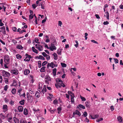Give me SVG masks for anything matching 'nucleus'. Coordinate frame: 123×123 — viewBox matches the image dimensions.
<instances>
[{"instance_id":"c9c22d12","label":"nucleus","mask_w":123,"mask_h":123,"mask_svg":"<svg viewBox=\"0 0 123 123\" xmlns=\"http://www.w3.org/2000/svg\"><path fill=\"white\" fill-rule=\"evenodd\" d=\"M62 109L61 107H60L58 108L57 110H58V113L60 114L61 111L62 110Z\"/></svg>"},{"instance_id":"a878e982","label":"nucleus","mask_w":123,"mask_h":123,"mask_svg":"<svg viewBox=\"0 0 123 123\" xmlns=\"http://www.w3.org/2000/svg\"><path fill=\"white\" fill-rule=\"evenodd\" d=\"M17 80H13V83L12 85V86H16L17 85Z\"/></svg>"},{"instance_id":"2eb2a0df","label":"nucleus","mask_w":123,"mask_h":123,"mask_svg":"<svg viewBox=\"0 0 123 123\" xmlns=\"http://www.w3.org/2000/svg\"><path fill=\"white\" fill-rule=\"evenodd\" d=\"M90 102L89 101H86L85 102V104L86 106V107H89L91 106V105H90Z\"/></svg>"},{"instance_id":"412c9836","label":"nucleus","mask_w":123,"mask_h":123,"mask_svg":"<svg viewBox=\"0 0 123 123\" xmlns=\"http://www.w3.org/2000/svg\"><path fill=\"white\" fill-rule=\"evenodd\" d=\"M117 119L118 121L120 122H121L122 121V117L120 116H119L117 118Z\"/></svg>"},{"instance_id":"7ed1b4c3","label":"nucleus","mask_w":123,"mask_h":123,"mask_svg":"<svg viewBox=\"0 0 123 123\" xmlns=\"http://www.w3.org/2000/svg\"><path fill=\"white\" fill-rule=\"evenodd\" d=\"M10 59L8 55H5L4 57V61L5 63L6 64H9Z\"/></svg>"},{"instance_id":"ddd939ff","label":"nucleus","mask_w":123,"mask_h":123,"mask_svg":"<svg viewBox=\"0 0 123 123\" xmlns=\"http://www.w3.org/2000/svg\"><path fill=\"white\" fill-rule=\"evenodd\" d=\"M74 113L75 114L77 115L79 117L80 116L81 114L80 112L78 110H76L74 112Z\"/></svg>"},{"instance_id":"4d7b16f0","label":"nucleus","mask_w":123,"mask_h":123,"mask_svg":"<svg viewBox=\"0 0 123 123\" xmlns=\"http://www.w3.org/2000/svg\"><path fill=\"white\" fill-rule=\"evenodd\" d=\"M39 57H40V59H42L43 60H45V58L42 55H39Z\"/></svg>"},{"instance_id":"37998d69","label":"nucleus","mask_w":123,"mask_h":123,"mask_svg":"<svg viewBox=\"0 0 123 123\" xmlns=\"http://www.w3.org/2000/svg\"><path fill=\"white\" fill-rule=\"evenodd\" d=\"M80 98L81 99L82 101H84L86 100V98L84 97L80 96Z\"/></svg>"},{"instance_id":"5fc2aeb1","label":"nucleus","mask_w":123,"mask_h":123,"mask_svg":"<svg viewBox=\"0 0 123 123\" xmlns=\"http://www.w3.org/2000/svg\"><path fill=\"white\" fill-rule=\"evenodd\" d=\"M46 57L47 60H49L50 59V56L49 55H47Z\"/></svg>"},{"instance_id":"6ab92c4d","label":"nucleus","mask_w":123,"mask_h":123,"mask_svg":"<svg viewBox=\"0 0 123 123\" xmlns=\"http://www.w3.org/2000/svg\"><path fill=\"white\" fill-rule=\"evenodd\" d=\"M46 67L45 66L42 67L40 69V71L41 72H45V69Z\"/></svg>"},{"instance_id":"72a5a7b5","label":"nucleus","mask_w":123,"mask_h":123,"mask_svg":"<svg viewBox=\"0 0 123 123\" xmlns=\"http://www.w3.org/2000/svg\"><path fill=\"white\" fill-rule=\"evenodd\" d=\"M25 100L23 99L19 102V103L21 105H23L24 104Z\"/></svg>"},{"instance_id":"e2e57ef3","label":"nucleus","mask_w":123,"mask_h":123,"mask_svg":"<svg viewBox=\"0 0 123 123\" xmlns=\"http://www.w3.org/2000/svg\"><path fill=\"white\" fill-rule=\"evenodd\" d=\"M62 24V22L61 21H59L58 22V25L60 27H61V25Z\"/></svg>"},{"instance_id":"69168bd1","label":"nucleus","mask_w":123,"mask_h":123,"mask_svg":"<svg viewBox=\"0 0 123 123\" xmlns=\"http://www.w3.org/2000/svg\"><path fill=\"white\" fill-rule=\"evenodd\" d=\"M32 6L34 9H35L37 6L35 4H33L32 5Z\"/></svg>"},{"instance_id":"338daca9","label":"nucleus","mask_w":123,"mask_h":123,"mask_svg":"<svg viewBox=\"0 0 123 123\" xmlns=\"http://www.w3.org/2000/svg\"><path fill=\"white\" fill-rule=\"evenodd\" d=\"M4 24L2 22V20L0 19V26H2L4 25Z\"/></svg>"},{"instance_id":"864d4df0","label":"nucleus","mask_w":123,"mask_h":123,"mask_svg":"<svg viewBox=\"0 0 123 123\" xmlns=\"http://www.w3.org/2000/svg\"><path fill=\"white\" fill-rule=\"evenodd\" d=\"M103 120V118H100L99 119L97 120L96 121L97 122H98L102 120Z\"/></svg>"},{"instance_id":"c03bdc74","label":"nucleus","mask_w":123,"mask_h":123,"mask_svg":"<svg viewBox=\"0 0 123 123\" xmlns=\"http://www.w3.org/2000/svg\"><path fill=\"white\" fill-rule=\"evenodd\" d=\"M7 120L8 122L10 123H11L12 121V118L10 117L8 118Z\"/></svg>"},{"instance_id":"393cba45","label":"nucleus","mask_w":123,"mask_h":123,"mask_svg":"<svg viewBox=\"0 0 123 123\" xmlns=\"http://www.w3.org/2000/svg\"><path fill=\"white\" fill-rule=\"evenodd\" d=\"M90 116L93 119H95L96 118H97L99 117V115H95L93 117H92V116L90 115Z\"/></svg>"},{"instance_id":"2f4dec72","label":"nucleus","mask_w":123,"mask_h":123,"mask_svg":"<svg viewBox=\"0 0 123 123\" xmlns=\"http://www.w3.org/2000/svg\"><path fill=\"white\" fill-rule=\"evenodd\" d=\"M16 58L18 59H20L22 57L19 54H17L16 55Z\"/></svg>"},{"instance_id":"09e8293b","label":"nucleus","mask_w":123,"mask_h":123,"mask_svg":"<svg viewBox=\"0 0 123 123\" xmlns=\"http://www.w3.org/2000/svg\"><path fill=\"white\" fill-rule=\"evenodd\" d=\"M8 85H6L4 87V90L5 91H7V89L8 88Z\"/></svg>"},{"instance_id":"9d476101","label":"nucleus","mask_w":123,"mask_h":123,"mask_svg":"<svg viewBox=\"0 0 123 123\" xmlns=\"http://www.w3.org/2000/svg\"><path fill=\"white\" fill-rule=\"evenodd\" d=\"M18 109L19 112H21L23 111V108L22 106H19L18 107Z\"/></svg>"},{"instance_id":"3c124183","label":"nucleus","mask_w":123,"mask_h":123,"mask_svg":"<svg viewBox=\"0 0 123 123\" xmlns=\"http://www.w3.org/2000/svg\"><path fill=\"white\" fill-rule=\"evenodd\" d=\"M61 51L59 49L57 51V53L59 55H61Z\"/></svg>"},{"instance_id":"58836bf2","label":"nucleus","mask_w":123,"mask_h":123,"mask_svg":"<svg viewBox=\"0 0 123 123\" xmlns=\"http://www.w3.org/2000/svg\"><path fill=\"white\" fill-rule=\"evenodd\" d=\"M14 101H13L12 100H11L9 102L10 104L11 105H14Z\"/></svg>"},{"instance_id":"f257e3e1","label":"nucleus","mask_w":123,"mask_h":123,"mask_svg":"<svg viewBox=\"0 0 123 123\" xmlns=\"http://www.w3.org/2000/svg\"><path fill=\"white\" fill-rule=\"evenodd\" d=\"M56 81L57 83L55 84V87L57 88H58L61 87L62 86V84L63 82L62 81L61 79L59 78L57 79L56 80Z\"/></svg>"},{"instance_id":"5701e85b","label":"nucleus","mask_w":123,"mask_h":123,"mask_svg":"<svg viewBox=\"0 0 123 123\" xmlns=\"http://www.w3.org/2000/svg\"><path fill=\"white\" fill-rule=\"evenodd\" d=\"M53 55L54 56V59L55 60H57V54L55 53H54L53 54Z\"/></svg>"},{"instance_id":"774afa93","label":"nucleus","mask_w":123,"mask_h":123,"mask_svg":"<svg viewBox=\"0 0 123 123\" xmlns=\"http://www.w3.org/2000/svg\"><path fill=\"white\" fill-rule=\"evenodd\" d=\"M42 54L45 57L47 55L45 52L42 53Z\"/></svg>"},{"instance_id":"680f3d73","label":"nucleus","mask_w":123,"mask_h":123,"mask_svg":"<svg viewBox=\"0 0 123 123\" xmlns=\"http://www.w3.org/2000/svg\"><path fill=\"white\" fill-rule=\"evenodd\" d=\"M34 16V15H29V18L30 19H32V18H33Z\"/></svg>"},{"instance_id":"f8f14e48","label":"nucleus","mask_w":123,"mask_h":123,"mask_svg":"<svg viewBox=\"0 0 123 123\" xmlns=\"http://www.w3.org/2000/svg\"><path fill=\"white\" fill-rule=\"evenodd\" d=\"M30 73V71L28 69H25L24 71V74L25 75H28Z\"/></svg>"},{"instance_id":"f3484780","label":"nucleus","mask_w":123,"mask_h":123,"mask_svg":"<svg viewBox=\"0 0 123 123\" xmlns=\"http://www.w3.org/2000/svg\"><path fill=\"white\" fill-rule=\"evenodd\" d=\"M49 49L51 51H53L54 49L56 50V47L55 46H50L49 47Z\"/></svg>"},{"instance_id":"6e6d98bb","label":"nucleus","mask_w":123,"mask_h":123,"mask_svg":"<svg viewBox=\"0 0 123 123\" xmlns=\"http://www.w3.org/2000/svg\"><path fill=\"white\" fill-rule=\"evenodd\" d=\"M41 8L42 9H44L45 8H44V6L42 3H41Z\"/></svg>"},{"instance_id":"f704fd0d","label":"nucleus","mask_w":123,"mask_h":123,"mask_svg":"<svg viewBox=\"0 0 123 123\" xmlns=\"http://www.w3.org/2000/svg\"><path fill=\"white\" fill-rule=\"evenodd\" d=\"M16 89L15 88H13L12 90V92L13 94H15L16 93Z\"/></svg>"},{"instance_id":"20e7f679","label":"nucleus","mask_w":123,"mask_h":123,"mask_svg":"<svg viewBox=\"0 0 123 123\" xmlns=\"http://www.w3.org/2000/svg\"><path fill=\"white\" fill-rule=\"evenodd\" d=\"M3 74V76L4 77H9L10 76V73L7 72L5 71L4 70H3L2 71Z\"/></svg>"},{"instance_id":"0e129e2a","label":"nucleus","mask_w":123,"mask_h":123,"mask_svg":"<svg viewBox=\"0 0 123 123\" xmlns=\"http://www.w3.org/2000/svg\"><path fill=\"white\" fill-rule=\"evenodd\" d=\"M26 31L25 30H22L20 31L19 32V33L20 34H22V33L23 32H25Z\"/></svg>"},{"instance_id":"8fccbe9b","label":"nucleus","mask_w":123,"mask_h":123,"mask_svg":"<svg viewBox=\"0 0 123 123\" xmlns=\"http://www.w3.org/2000/svg\"><path fill=\"white\" fill-rule=\"evenodd\" d=\"M5 82L6 84H8V81L7 78H5Z\"/></svg>"},{"instance_id":"4be33fe9","label":"nucleus","mask_w":123,"mask_h":123,"mask_svg":"<svg viewBox=\"0 0 123 123\" xmlns=\"http://www.w3.org/2000/svg\"><path fill=\"white\" fill-rule=\"evenodd\" d=\"M0 117L2 119H4L6 117L4 115L3 113H1L0 114Z\"/></svg>"},{"instance_id":"c85d7f7f","label":"nucleus","mask_w":123,"mask_h":123,"mask_svg":"<svg viewBox=\"0 0 123 123\" xmlns=\"http://www.w3.org/2000/svg\"><path fill=\"white\" fill-rule=\"evenodd\" d=\"M45 79L48 81H51V79L49 76H46Z\"/></svg>"},{"instance_id":"e433bc0d","label":"nucleus","mask_w":123,"mask_h":123,"mask_svg":"<svg viewBox=\"0 0 123 123\" xmlns=\"http://www.w3.org/2000/svg\"><path fill=\"white\" fill-rule=\"evenodd\" d=\"M61 65L63 67H65L67 66V65L66 64L62 62L61 63Z\"/></svg>"},{"instance_id":"6e6552de","label":"nucleus","mask_w":123,"mask_h":123,"mask_svg":"<svg viewBox=\"0 0 123 123\" xmlns=\"http://www.w3.org/2000/svg\"><path fill=\"white\" fill-rule=\"evenodd\" d=\"M11 72L12 74L15 75H17L18 73V71L17 69H13L12 70Z\"/></svg>"},{"instance_id":"49530a36","label":"nucleus","mask_w":123,"mask_h":123,"mask_svg":"<svg viewBox=\"0 0 123 123\" xmlns=\"http://www.w3.org/2000/svg\"><path fill=\"white\" fill-rule=\"evenodd\" d=\"M32 110L33 111H34L35 112H37L40 111V110L39 109H36V108H34Z\"/></svg>"},{"instance_id":"dca6fc26","label":"nucleus","mask_w":123,"mask_h":123,"mask_svg":"<svg viewBox=\"0 0 123 123\" xmlns=\"http://www.w3.org/2000/svg\"><path fill=\"white\" fill-rule=\"evenodd\" d=\"M28 112L27 109L26 108H25L23 111L24 114L25 115H27L28 114Z\"/></svg>"},{"instance_id":"4468645a","label":"nucleus","mask_w":123,"mask_h":123,"mask_svg":"<svg viewBox=\"0 0 123 123\" xmlns=\"http://www.w3.org/2000/svg\"><path fill=\"white\" fill-rule=\"evenodd\" d=\"M13 119L15 123H18L19 122V120L18 118H17L15 117H14Z\"/></svg>"},{"instance_id":"c756f323","label":"nucleus","mask_w":123,"mask_h":123,"mask_svg":"<svg viewBox=\"0 0 123 123\" xmlns=\"http://www.w3.org/2000/svg\"><path fill=\"white\" fill-rule=\"evenodd\" d=\"M105 13H106V18L108 20L109 19V13L108 11H107L105 12Z\"/></svg>"},{"instance_id":"f03ea898","label":"nucleus","mask_w":123,"mask_h":123,"mask_svg":"<svg viewBox=\"0 0 123 123\" xmlns=\"http://www.w3.org/2000/svg\"><path fill=\"white\" fill-rule=\"evenodd\" d=\"M27 99L30 103H32L33 101V98L32 96L30 95L29 92H27L26 94Z\"/></svg>"},{"instance_id":"bf43d9fd","label":"nucleus","mask_w":123,"mask_h":123,"mask_svg":"<svg viewBox=\"0 0 123 123\" xmlns=\"http://www.w3.org/2000/svg\"><path fill=\"white\" fill-rule=\"evenodd\" d=\"M12 41L13 43L14 44H15L17 43V41L16 40H15L14 39H12Z\"/></svg>"},{"instance_id":"1a4fd4ad","label":"nucleus","mask_w":123,"mask_h":123,"mask_svg":"<svg viewBox=\"0 0 123 123\" xmlns=\"http://www.w3.org/2000/svg\"><path fill=\"white\" fill-rule=\"evenodd\" d=\"M32 58V57L30 55H29L28 56H26L24 60V61H29L30 60V58Z\"/></svg>"},{"instance_id":"473e14b6","label":"nucleus","mask_w":123,"mask_h":123,"mask_svg":"<svg viewBox=\"0 0 123 123\" xmlns=\"http://www.w3.org/2000/svg\"><path fill=\"white\" fill-rule=\"evenodd\" d=\"M38 67L39 68H40L41 67V61H39L38 62Z\"/></svg>"},{"instance_id":"a19ab883","label":"nucleus","mask_w":123,"mask_h":123,"mask_svg":"<svg viewBox=\"0 0 123 123\" xmlns=\"http://www.w3.org/2000/svg\"><path fill=\"white\" fill-rule=\"evenodd\" d=\"M58 103V101L56 99H55L53 101V104L57 105Z\"/></svg>"},{"instance_id":"052dcab7","label":"nucleus","mask_w":123,"mask_h":123,"mask_svg":"<svg viewBox=\"0 0 123 123\" xmlns=\"http://www.w3.org/2000/svg\"><path fill=\"white\" fill-rule=\"evenodd\" d=\"M109 23V22L108 21H106L104 22L103 24L104 25H105L108 24Z\"/></svg>"},{"instance_id":"39448f33","label":"nucleus","mask_w":123,"mask_h":123,"mask_svg":"<svg viewBox=\"0 0 123 123\" xmlns=\"http://www.w3.org/2000/svg\"><path fill=\"white\" fill-rule=\"evenodd\" d=\"M49 67L52 68H53L54 67H55V65L53 62H51L50 63H48L47 64V68H49Z\"/></svg>"},{"instance_id":"0eeeda50","label":"nucleus","mask_w":123,"mask_h":123,"mask_svg":"<svg viewBox=\"0 0 123 123\" xmlns=\"http://www.w3.org/2000/svg\"><path fill=\"white\" fill-rule=\"evenodd\" d=\"M2 109H3V111L4 112L6 111L8 109L7 106L6 105H3Z\"/></svg>"},{"instance_id":"423d86ee","label":"nucleus","mask_w":123,"mask_h":123,"mask_svg":"<svg viewBox=\"0 0 123 123\" xmlns=\"http://www.w3.org/2000/svg\"><path fill=\"white\" fill-rule=\"evenodd\" d=\"M35 46L36 48L40 51H42L43 49V46L39 44H36Z\"/></svg>"},{"instance_id":"a211bd4d","label":"nucleus","mask_w":123,"mask_h":123,"mask_svg":"<svg viewBox=\"0 0 123 123\" xmlns=\"http://www.w3.org/2000/svg\"><path fill=\"white\" fill-rule=\"evenodd\" d=\"M16 48L17 49H22L23 48V47L21 45L19 44L17 45Z\"/></svg>"},{"instance_id":"cd10ccee","label":"nucleus","mask_w":123,"mask_h":123,"mask_svg":"<svg viewBox=\"0 0 123 123\" xmlns=\"http://www.w3.org/2000/svg\"><path fill=\"white\" fill-rule=\"evenodd\" d=\"M35 95L36 96L37 98H39L40 96V94L38 91H37L36 92Z\"/></svg>"},{"instance_id":"aec40b11","label":"nucleus","mask_w":123,"mask_h":123,"mask_svg":"<svg viewBox=\"0 0 123 123\" xmlns=\"http://www.w3.org/2000/svg\"><path fill=\"white\" fill-rule=\"evenodd\" d=\"M55 39L54 38V42H53V43H51V46H55L54 45H55L56 44V43L55 42Z\"/></svg>"},{"instance_id":"4c0bfd02","label":"nucleus","mask_w":123,"mask_h":123,"mask_svg":"<svg viewBox=\"0 0 123 123\" xmlns=\"http://www.w3.org/2000/svg\"><path fill=\"white\" fill-rule=\"evenodd\" d=\"M29 92L30 94H33L35 93L33 91L32 89L29 90Z\"/></svg>"},{"instance_id":"a18cd8bd","label":"nucleus","mask_w":123,"mask_h":123,"mask_svg":"<svg viewBox=\"0 0 123 123\" xmlns=\"http://www.w3.org/2000/svg\"><path fill=\"white\" fill-rule=\"evenodd\" d=\"M39 40L37 38H35V42L36 43H40V42H38Z\"/></svg>"},{"instance_id":"ea45409f","label":"nucleus","mask_w":123,"mask_h":123,"mask_svg":"<svg viewBox=\"0 0 123 123\" xmlns=\"http://www.w3.org/2000/svg\"><path fill=\"white\" fill-rule=\"evenodd\" d=\"M43 90H44V92H46L47 91V90L46 88V86L44 85L43 86Z\"/></svg>"},{"instance_id":"603ef678","label":"nucleus","mask_w":123,"mask_h":123,"mask_svg":"<svg viewBox=\"0 0 123 123\" xmlns=\"http://www.w3.org/2000/svg\"><path fill=\"white\" fill-rule=\"evenodd\" d=\"M91 41L92 42L94 43H96L97 44H98V42L94 40H91Z\"/></svg>"},{"instance_id":"79ce46f5","label":"nucleus","mask_w":123,"mask_h":123,"mask_svg":"<svg viewBox=\"0 0 123 123\" xmlns=\"http://www.w3.org/2000/svg\"><path fill=\"white\" fill-rule=\"evenodd\" d=\"M48 63V62L46 61H45L43 63L42 65V66H45L46 64Z\"/></svg>"},{"instance_id":"13d9d810","label":"nucleus","mask_w":123,"mask_h":123,"mask_svg":"<svg viewBox=\"0 0 123 123\" xmlns=\"http://www.w3.org/2000/svg\"><path fill=\"white\" fill-rule=\"evenodd\" d=\"M83 115H84V117H86L87 115V113L86 111L84 112L83 113Z\"/></svg>"},{"instance_id":"bb28decb","label":"nucleus","mask_w":123,"mask_h":123,"mask_svg":"<svg viewBox=\"0 0 123 123\" xmlns=\"http://www.w3.org/2000/svg\"><path fill=\"white\" fill-rule=\"evenodd\" d=\"M55 109H52L51 108H50V109H49V110L50 112L51 113L53 114L55 111Z\"/></svg>"},{"instance_id":"de8ad7c7","label":"nucleus","mask_w":123,"mask_h":123,"mask_svg":"<svg viewBox=\"0 0 123 123\" xmlns=\"http://www.w3.org/2000/svg\"><path fill=\"white\" fill-rule=\"evenodd\" d=\"M113 59L114 60V62L115 63L117 64L118 62V61L117 59L113 58Z\"/></svg>"},{"instance_id":"7c9ffc66","label":"nucleus","mask_w":123,"mask_h":123,"mask_svg":"<svg viewBox=\"0 0 123 123\" xmlns=\"http://www.w3.org/2000/svg\"><path fill=\"white\" fill-rule=\"evenodd\" d=\"M78 106L80 108L83 109H85V107L83 105L81 104H79L78 105Z\"/></svg>"},{"instance_id":"b1692460","label":"nucleus","mask_w":123,"mask_h":123,"mask_svg":"<svg viewBox=\"0 0 123 123\" xmlns=\"http://www.w3.org/2000/svg\"><path fill=\"white\" fill-rule=\"evenodd\" d=\"M32 49L33 51L36 54L38 53L37 50L35 49L34 47H32Z\"/></svg>"},{"instance_id":"9b49d317","label":"nucleus","mask_w":123,"mask_h":123,"mask_svg":"<svg viewBox=\"0 0 123 123\" xmlns=\"http://www.w3.org/2000/svg\"><path fill=\"white\" fill-rule=\"evenodd\" d=\"M0 29L1 30L2 32H3V34H6V31L5 30V27L4 26H3L0 28Z\"/></svg>"}]
</instances>
